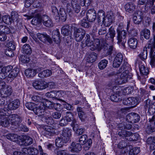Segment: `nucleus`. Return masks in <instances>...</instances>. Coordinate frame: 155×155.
<instances>
[{"label": "nucleus", "instance_id": "nucleus-1", "mask_svg": "<svg viewBox=\"0 0 155 155\" xmlns=\"http://www.w3.org/2000/svg\"><path fill=\"white\" fill-rule=\"evenodd\" d=\"M72 130L69 128H64L60 131L61 137H59V147H61L64 143L68 142L70 140L72 135Z\"/></svg>", "mask_w": 155, "mask_h": 155}, {"label": "nucleus", "instance_id": "nucleus-2", "mask_svg": "<svg viewBox=\"0 0 155 155\" xmlns=\"http://www.w3.org/2000/svg\"><path fill=\"white\" fill-rule=\"evenodd\" d=\"M141 101L140 96L136 97H129L124 99L123 101V104L127 106H131L132 107L136 106Z\"/></svg>", "mask_w": 155, "mask_h": 155}, {"label": "nucleus", "instance_id": "nucleus-3", "mask_svg": "<svg viewBox=\"0 0 155 155\" xmlns=\"http://www.w3.org/2000/svg\"><path fill=\"white\" fill-rule=\"evenodd\" d=\"M33 86L36 89L38 90H42L48 87L49 85H51L53 83L51 82L47 84L45 82L41 80H35L33 83Z\"/></svg>", "mask_w": 155, "mask_h": 155}, {"label": "nucleus", "instance_id": "nucleus-4", "mask_svg": "<svg viewBox=\"0 0 155 155\" xmlns=\"http://www.w3.org/2000/svg\"><path fill=\"white\" fill-rule=\"evenodd\" d=\"M7 110L6 108L0 109V125L5 127L8 126L10 123L8 119L5 116Z\"/></svg>", "mask_w": 155, "mask_h": 155}, {"label": "nucleus", "instance_id": "nucleus-5", "mask_svg": "<svg viewBox=\"0 0 155 155\" xmlns=\"http://www.w3.org/2000/svg\"><path fill=\"white\" fill-rule=\"evenodd\" d=\"M144 107L145 109L148 107V113L149 115V117L150 116L154 115L155 113V102H153L151 101L149 99H148L145 101Z\"/></svg>", "mask_w": 155, "mask_h": 155}, {"label": "nucleus", "instance_id": "nucleus-6", "mask_svg": "<svg viewBox=\"0 0 155 155\" xmlns=\"http://www.w3.org/2000/svg\"><path fill=\"white\" fill-rule=\"evenodd\" d=\"M4 86L0 89V94L3 97H7L12 94V90L10 86L6 85L4 82Z\"/></svg>", "mask_w": 155, "mask_h": 155}, {"label": "nucleus", "instance_id": "nucleus-7", "mask_svg": "<svg viewBox=\"0 0 155 155\" xmlns=\"http://www.w3.org/2000/svg\"><path fill=\"white\" fill-rule=\"evenodd\" d=\"M118 135L120 137H132V138H130L129 140L130 141H135L137 140L139 137V135L138 134L134 135L133 136V134L132 132L126 131L125 130H120L118 133Z\"/></svg>", "mask_w": 155, "mask_h": 155}, {"label": "nucleus", "instance_id": "nucleus-8", "mask_svg": "<svg viewBox=\"0 0 155 155\" xmlns=\"http://www.w3.org/2000/svg\"><path fill=\"white\" fill-rule=\"evenodd\" d=\"M140 118L139 115L134 112L130 113L126 117L127 121L131 123L138 122L140 120Z\"/></svg>", "mask_w": 155, "mask_h": 155}, {"label": "nucleus", "instance_id": "nucleus-9", "mask_svg": "<svg viewBox=\"0 0 155 155\" xmlns=\"http://www.w3.org/2000/svg\"><path fill=\"white\" fill-rule=\"evenodd\" d=\"M127 33L126 31H120L117 32V39L118 40L117 43L119 45H122L124 47L127 39L126 36Z\"/></svg>", "mask_w": 155, "mask_h": 155}, {"label": "nucleus", "instance_id": "nucleus-10", "mask_svg": "<svg viewBox=\"0 0 155 155\" xmlns=\"http://www.w3.org/2000/svg\"><path fill=\"white\" fill-rule=\"evenodd\" d=\"M8 120L10 124L12 125H16L21 122V117L17 114H12L10 115L8 117Z\"/></svg>", "mask_w": 155, "mask_h": 155}, {"label": "nucleus", "instance_id": "nucleus-11", "mask_svg": "<svg viewBox=\"0 0 155 155\" xmlns=\"http://www.w3.org/2000/svg\"><path fill=\"white\" fill-rule=\"evenodd\" d=\"M86 17L87 21L90 22H93L95 20L97 14L94 9H90L87 11Z\"/></svg>", "mask_w": 155, "mask_h": 155}, {"label": "nucleus", "instance_id": "nucleus-12", "mask_svg": "<svg viewBox=\"0 0 155 155\" xmlns=\"http://www.w3.org/2000/svg\"><path fill=\"white\" fill-rule=\"evenodd\" d=\"M85 35V31L82 29L77 30L74 33V35L76 41L77 42L81 41Z\"/></svg>", "mask_w": 155, "mask_h": 155}, {"label": "nucleus", "instance_id": "nucleus-13", "mask_svg": "<svg viewBox=\"0 0 155 155\" xmlns=\"http://www.w3.org/2000/svg\"><path fill=\"white\" fill-rule=\"evenodd\" d=\"M115 34V31L114 28L111 26L108 29V32L107 33L105 36V39L110 41V42H113Z\"/></svg>", "mask_w": 155, "mask_h": 155}, {"label": "nucleus", "instance_id": "nucleus-14", "mask_svg": "<svg viewBox=\"0 0 155 155\" xmlns=\"http://www.w3.org/2000/svg\"><path fill=\"white\" fill-rule=\"evenodd\" d=\"M36 36L38 39L43 42H47L50 43L51 42V39L46 33L41 34L38 33L37 34Z\"/></svg>", "mask_w": 155, "mask_h": 155}, {"label": "nucleus", "instance_id": "nucleus-15", "mask_svg": "<svg viewBox=\"0 0 155 155\" xmlns=\"http://www.w3.org/2000/svg\"><path fill=\"white\" fill-rule=\"evenodd\" d=\"M22 143L21 145H24L25 146L30 145L33 142V139L28 136H23L21 139Z\"/></svg>", "mask_w": 155, "mask_h": 155}, {"label": "nucleus", "instance_id": "nucleus-16", "mask_svg": "<svg viewBox=\"0 0 155 155\" xmlns=\"http://www.w3.org/2000/svg\"><path fill=\"white\" fill-rule=\"evenodd\" d=\"M85 41L84 42L82 41L81 45L82 48H84L87 46L88 47H90V49L92 48V45L93 44V42L90 39V37L89 35L86 34L85 37Z\"/></svg>", "mask_w": 155, "mask_h": 155}, {"label": "nucleus", "instance_id": "nucleus-17", "mask_svg": "<svg viewBox=\"0 0 155 155\" xmlns=\"http://www.w3.org/2000/svg\"><path fill=\"white\" fill-rule=\"evenodd\" d=\"M140 13L141 14L140 12H135L133 15V20L134 23L137 25L140 24L143 19V16L142 15L139 14Z\"/></svg>", "mask_w": 155, "mask_h": 155}, {"label": "nucleus", "instance_id": "nucleus-18", "mask_svg": "<svg viewBox=\"0 0 155 155\" xmlns=\"http://www.w3.org/2000/svg\"><path fill=\"white\" fill-rule=\"evenodd\" d=\"M43 128L44 134L47 137L51 136L55 133V129L51 126L46 125L43 127Z\"/></svg>", "mask_w": 155, "mask_h": 155}, {"label": "nucleus", "instance_id": "nucleus-19", "mask_svg": "<svg viewBox=\"0 0 155 155\" xmlns=\"http://www.w3.org/2000/svg\"><path fill=\"white\" fill-rule=\"evenodd\" d=\"M69 149L71 152L78 153L81 150L82 147L80 143L73 142L69 147Z\"/></svg>", "mask_w": 155, "mask_h": 155}, {"label": "nucleus", "instance_id": "nucleus-20", "mask_svg": "<svg viewBox=\"0 0 155 155\" xmlns=\"http://www.w3.org/2000/svg\"><path fill=\"white\" fill-rule=\"evenodd\" d=\"M22 151L25 153L31 155H37L38 153V150L34 147L24 148Z\"/></svg>", "mask_w": 155, "mask_h": 155}, {"label": "nucleus", "instance_id": "nucleus-21", "mask_svg": "<svg viewBox=\"0 0 155 155\" xmlns=\"http://www.w3.org/2000/svg\"><path fill=\"white\" fill-rule=\"evenodd\" d=\"M20 105V101L16 99L10 102L8 105V108L10 110H15L17 109Z\"/></svg>", "mask_w": 155, "mask_h": 155}, {"label": "nucleus", "instance_id": "nucleus-22", "mask_svg": "<svg viewBox=\"0 0 155 155\" xmlns=\"http://www.w3.org/2000/svg\"><path fill=\"white\" fill-rule=\"evenodd\" d=\"M45 109V104L41 102L39 107H37L36 106V108H35L34 112L38 116H41L43 115Z\"/></svg>", "mask_w": 155, "mask_h": 155}, {"label": "nucleus", "instance_id": "nucleus-23", "mask_svg": "<svg viewBox=\"0 0 155 155\" xmlns=\"http://www.w3.org/2000/svg\"><path fill=\"white\" fill-rule=\"evenodd\" d=\"M114 16L113 12L111 11L108 12L105 17V22L106 23V26H108L113 22Z\"/></svg>", "mask_w": 155, "mask_h": 155}, {"label": "nucleus", "instance_id": "nucleus-24", "mask_svg": "<svg viewBox=\"0 0 155 155\" xmlns=\"http://www.w3.org/2000/svg\"><path fill=\"white\" fill-rule=\"evenodd\" d=\"M40 70L41 69L40 68H38L36 70L28 68L25 71V74L28 77H33L38 72L37 71H40Z\"/></svg>", "mask_w": 155, "mask_h": 155}, {"label": "nucleus", "instance_id": "nucleus-25", "mask_svg": "<svg viewBox=\"0 0 155 155\" xmlns=\"http://www.w3.org/2000/svg\"><path fill=\"white\" fill-rule=\"evenodd\" d=\"M128 43L130 48L135 49L137 47L138 41L136 38H131L128 40Z\"/></svg>", "mask_w": 155, "mask_h": 155}, {"label": "nucleus", "instance_id": "nucleus-26", "mask_svg": "<svg viewBox=\"0 0 155 155\" xmlns=\"http://www.w3.org/2000/svg\"><path fill=\"white\" fill-rule=\"evenodd\" d=\"M97 18L99 22L102 21L103 23L106 26V23H105V13L103 10H101L99 11L97 13Z\"/></svg>", "mask_w": 155, "mask_h": 155}, {"label": "nucleus", "instance_id": "nucleus-27", "mask_svg": "<svg viewBox=\"0 0 155 155\" xmlns=\"http://www.w3.org/2000/svg\"><path fill=\"white\" fill-rule=\"evenodd\" d=\"M71 4L74 11L76 13H78L81 9V7L77 0H72Z\"/></svg>", "mask_w": 155, "mask_h": 155}, {"label": "nucleus", "instance_id": "nucleus-28", "mask_svg": "<svg viewBox=\"0 0 155 155\" xmlns=\"http://www.w3.org/2000/svg\"><path fill=\"white\" fill-rule=\"evenodd\" d=\"M78 117L82 122H84L87 118L84 112L83 111L82 109L80 107H78L77 108Z\"/></svg>", "mask_w": 155, "mask_h": 155}, {"label": "nucleus", "instance_id": "nucleus-29", "mask_svg": "<svg viewBox=\"0 0 155 155\" xmlns=\"http://www.w3.org/2000/svg\"><path fill=\"white\" fill-rule=\"evenodd\" d=\"M19 72V69L15 68L12 69L8 75V77L11 79V81H12L17 76Z\"/></svg>", "mask_w": 155, "mask_h": 155}, {"label": "nucleus", "instance_id": "nucleus-30", "mask_svg": "<svg viewBox=\"0 0 155 155\" xmlns=\"http://www.w3.org/2000/svg\"><path fill=\"white\" fill-rule=\"evenodd\" d=\"M42 21L44 25L47 27L53 26L52 20L47 15H45L43 17Z\"/></svg>", "mask_w": 155, "mask_h": 155}, {"label": "nucleus", "instance_id": "nucleus-31", "mask_svg": "<svg viewBox=\"0 0 155 155\" xmlns=\"http://www.w3.org/2000/svg\"><path fill=\"white\" fill-rule=\"evenodd\" d=\"M128 72V70L124 71H123L121 74L120 78L119 79L120 80L118 81L119 83L121 84L122 83H125L128 80L127 75Z\"/></svg>", "mask_w": 155, "mask_h": 155}, {"label": "nucleus", "instance_id": "nucleus-32", "mask_svg": "<svg viewBox=\"0 0 155 155\" xmlns=\"http://www.w3.org/2000/svg\"><path fill=\"white\" fill-rule=\"evenodd\" d=\"M93 45H92L91 51H94L96 49H97L99 51L101 49V46L100 45V41L99 39L96 38L94 40L93 42Z\"/></svg>", "mask_w": 155, "mask_h": 155}, {"label": "nucleus", "instance_id": "nucleus-33", "mask_svg": "<svg viewBox=\"0 0 155 155\" xmlns=\"http://www.w3.org/2000/svg\"><path fill=\"white\" fill-rule=\"evenodd\" d=\"M124 8L127 12L131 13L134 10L135 5L132 2H129L125 4Z\"/></svg>", "mask_w": 155, "mask_h": 155}, {"label": "nucleus", "instance_id": "nucleus-34", "mask_svg": "<svg viewBox=\"0 0 155 155\" xmlns=\"http://www.w3.org/2000/svg\"><path fill=\"white\" fill-rule=\"evenodd\" d=\"M132 128V125L130 124H127L126 123L123 122L119 124L118 125V129L120 130H130Z\"/></svg>", "mask_w": 155, "mask_h": 155}, {"label": "nucleus", "instance_id": "nucleus-35", "mask_svg": "<svg viewBox=\"0 0 155 155\" xmlns=\"http://www.w3.org/2000/svg\"><path fill=\"white\" fill-rule=\"evenodd\" d=\"M32 51L30 45L28 44H25L22 47V51L24 54L30 55L32 53Z\"/></svg>", "mask_w": 155, "mask_h": 155}, {"label": "nucleus", "instance_id": "nucleus-36", "mask_svg": "<svg viewBox=\"0 0 155 155\" xmlns=\"http://www.w3.org/2000/svg\"><path fill=\"white\" fill-rule=\"evenodd\" d=\"M67 18L66 14L63 8H61L59 13V19L61 22L65 21Z\"/></svg>", "mask_w": 155, "mask_h": 155}, {"label": "nucleus", "instance_id": "nucleus-37", "mask_svg": "<svg viewBox=\"0 0 155 155\" xmlns=\"http://www.w3.org/2000/svg\"><path fill=\"white\" fill-rule=\"evenodd\" d=\"M12 19L8 15H5L2 18H1L0 19V24H2L3 22L8 25L10 24L12 22Z\"/></svg>", "mask_w": 155, "mask_h": 155}, {"label": "nucleus", "instance_id": "nucleus-38", "mask_svg": "<svg viewBox=\"0 0 155 155\" xmlns=\"http://www.w3.org/2000/svg\"><path fill=\"white\" fill-rule=\"evenodd\" d=\"M52 74L51 71L48 69L44 70L38 74V76L41 78H46L50 76Z\"/></svg>", "mask_w": 155, "mask_h": 155}, {"label": "nucleus", "instance_id": "nucleus-39", "mask_svg": "<svg viewBox=\"0 0 155 155\" xmlns=\"http://www.w3.org/2000/svg\"><path fill=\"white\" fill-rule=\"evenodd\" d=\"M42 19L41 16L39 15H37L31 21V24L35 25H39L41 22Z\"/></svg>", "mask_w": 155, "mask_h": 155}, {"label": "nucleus", "instance_id": "nucleus-40", "mask_svg": "<svg viewBox=\"0 0 155 155\" xmlns=\"http://www.w3.org/2000/svg\"><path fill=\"white\" fill-rule=\"evenodd\" d=\"M97 57V54L94 52H93L88 56L87 59V61L90 63H93L95 61Z\"/></svg>", "mask_w": 155, "mask_h": 155}, {"label": "nucleus", "instance_id": "nucleus-41", "mask_svg": "<svg viewBox=\"0 0 155 155\" xmlns=\"http://www.w3.org/2000/svg\"><path fill=\"white\" fill-rule=\"evenodd\" d=\"M61 33L64 36H67L70 34L71 31L69 30V26L68 25H66L62 28Z\"/></svg>", "mask_w": 155, "mask_h": 155}, {"label": "nucleus", "instance_id": "nucleus-42", "mask_svg": "<svg viewBox=\"0 0 155 155\" xmlns=\"http://www.w3.org/2000/svg\"><path fill=\"white\" fill-rule=\"evenodd\" d=\"M140 73L143 75H147L149 73V70L144 65H140L139 66Z\"/></svg>", "mask_w": 155, "mask_h": 155}, {"label": "nucleus", "instance_id": "nucleus-43", "mask_svg": "<svg viewBox=\"0 0 155 155\" xmlns=\"http://www.w3.org/2000/svg\"><path fill=\"white\" fill-rule=\"evenodd\" d=\"M6 137L7 139L15 142L17 140L18 135L16 134L10 133L7 134Z\"/></svg>", "mask_w": 155, "mask_h": 155}, {"label": "nucleus", "instance_id": "nucleus-44", "mask_svg": "<svg viewBox=\"0 0 155 155\" xmlns=\"http://www.w3.org/2000/svg\"><path fill=\"white\" fill-rule=\"evenodd\" d=\"M140 58L142 60H146L147 56V48L146 47L143 48V51L139 55Z\"/></svg>", "mask_w": 155, "mask_h": 155}, {"label": "nucleus", "instance_id": "nucleus-45", "mask_svg": "<svg viewBox=\"0 0 155 155\" xmlns=\"http://www.w3.org/2000/svg\"><path fill=\"white\" fill-rule=\"evenodd\" d=\"M10 32V29L8 27L6 26L0 25V33L7 34Z\"/></svg>", "mask_w": 155, "mask_h": 155}, {"label": "nucleus", "instance_id": "nucleus-46", "mask_svg": "<svg viewBox=\"0 0 155 155\" xmlns=\"http://www.w3.org/2000/svg\"><path fill=\"white\" fill-rule=\"evenodd\" d=\"M25 105L28 109L32 110L34 112L37 106L36 104L31 102L27 103H26Z\"/></svg>", "mask_w": 155, "mask_h": 155}, {"label": "nucleus", "instance_id": "nucleus-47", "mask_svg": "<svg viewBox=\"0 0 155 155\" xmlns=\"http://www.w3.org/2000/svg\"><path fill=\"white\" fill-rule=\"evenodd\" d=\"M108 61L106 60H101L98 64V67L101 70H103L107 66Z\"/></svg>", "mask_w": 155, "mask_h": 155}, {"label": "nucleus", "instance_id": "nucleus-48", "mask_svg": "<svg viewBox=\"0 0 155 155\" xmlns=\"http://www.w3.org/2000/svg\"><path fill=\"white\" fill-rule=\"evenodd\" d=\"M139 147H136L131 149L129 152V155H135L138 154L140 152Z\"/></svg>", "mask_w": 155, "mask_h": 155}, {"label": "nucleus", "instance_id": "nucleus-49", "mask_svg": "<svg viewBox=\"0 0 155 155\" xmlns=\"http://www.w3.org/2000/svg\"><path fill=\"white\" fill-rule=\"evenodd\" d=\"M44 118L45 120V121L48 124L52 125L54 124V120L51 116H45Z\"/></svg>", "mask_w": 155, "mask_h": 155}, {"label": "nucleus", "instance_id": "nucleus-50", "mask_svg": "<svg viewBox=\"0 0 155 155\" xmlns=\"http://www.w3.org/2000/svg\"><path fill=\"white\" fill-rule=\"evenodd\" d=\"M11 18L12 19V21H17L18 18V13L15 11H12L11 13Z\"/></svg>", "mask_w": 155, "mask_h": 155}, {"label": "nucleus", "instance_id": "nucleus-51", "mask_svg": "<svg viewBox=\"0 0 155 155\" xmlns=\"http://www.w3.org/2000/svg\"><path fill=\"white\" fill-rule=\"evenodd\" d=\"M142 32L146 39H148L150 37V31L149 30L145 29L143 30Z\"/></svg>", "mask_w": 155, "mask_h": 155}, {"label": "nucleus", "instance_id": "nucleus-52", "mask_svg": "<svg viewBox=\"0 0 155 155\" xmlns=\"http://www.w3.org/2000/svg\"><path fill=\"white\" fill-rule=\"evenodd\" d=\"M155 131V127L153 124H152V125L150 124L149 125L146 131L147 134H150L151 133H153Z\"/></svg>", "mask_w": 155, "mask_h": 155}, {"label": "nucleus", "instance_id": "nucleus-53", "mask_svg": "<svg viewBox=\"0 0 155 155\" xmlns=\"http://www.w3.org/2000/svg\"><path fill=\"white\" fill-rule=\"evenodd\" d=\"M81 26L84 28H88L90 26L89 23L85 19L83 18L80 22Z\"/></svg>", "mask_w": 155, "mask_h": 155}, {"label": "nucleus", "instance_id": "nucleus-54", "mask_svg": "<svg viewBox=\"0 0 155 155\" xmlns=\"http://www.w3.org/2000/svg\"><path fill=\"white\" fill-rule=\"evenodd\" d=\"M111 101L116 102H117L120 98L119 95L117 93L111 95L110 97Z\"/></svg>", "mask_w": 155, "mask_h": 155}, {"label": "nucleus", "instance_id": "nucleus-55", "mask_svg": "<svg viewBox=\"0 0 155 155\" xmlns=\"http://www.w3.org/2000/svg\"><path fill=\"white\" fill-rule=\"evenodd\" d=\"M31 97V100L35 102L36 103L39 102H40L41 101V99L42 98L41 97L37 95H31L30 97Z\"/></svg>", "mask_w": 155, "mask_h": 155}, {"label": "nucleus", "instance_id": "nucleus-56", "mask_svg": "<svg viewBox=\"0 0 155 155\" xmlns=\"http://www.w3.org/2000/svg\"><path fill=\"white\" fill-rule=\"evenodd\" d=\"M6 46L11 51L15 50V43L12 41H9L6 44Z\"/></svg>", "mask_w": 155, "mask_h": 155}, {"label": "nucleus", "instance_id": "nucleus-57", "mask_svg": "<svg viewBox=\"0 0 155 155\" xmlns=\"http://www.w3.org/2000/svg\"><path fill=\"white\" fill-rule=\"evenodd\" d=\"M13 67L12 66H7L6 67H3L2 69V70L3 71V72L6 73L7 74H8V73L9 71H11L12 70Z\"/></svg>", "mask_w": 155, "mask_h": 155}, {"label": "nucleus", "instance_id": "nucleus-58", "mask_svg": "<svg viewBox=\"0 0 155 155\" xmlns=\"http://www.w3.org/2000/svg\"><path fill=\"white\" fill-rule=\"evenodd\" d=\"M65 118L67 122H70L72 120H74L73 115L70 112H68L66 115Z\"/></svg>", "mask_w": 155, "mask_h": 155}, {"label": "nucleus", "instance_id": "nucleus-59", "mask_svg": "<svg viewBox=\"0 0 155 155\" xmlns=\"http://www.w3.org/2000/svg\"><path fill=\"white\" fill-rule=\"evenodd\" d=\"M87 138V136L85 135H83L81 136L79 140V142L80 143V144H81V145H84L86 141Z\"/></svg>", "mask_w": 155, "mask_h": 155}, {"label": "nucleus", "instance_id": "nucleus-60", "mask_svg": "<svg viewBox=\"0 0 155 155\" xmlns=\"http://www.w3.org/2000/svg\"><path fill=\"white\" fill-rule=\"evenodd\" d=\"M71 126L72 127L74 131L76 130V129L79 128V125L77 124L76 121L75 119L72 120Z\"/></svg>", "mask_w": 155, "mask_h": 155}, {"label": "nucleus", "instance_id": "nucleus-61", "mask_svg": "<svg viewBox=\"0 0 155 155\" xmlns=\"http://www.w3.org/2000/svg\"><path fill=\"white\" fill-rule=\"evenodd\" d=\"M52 38L54 41H56L58 38V30L53 31L52 33Z\"/></svg>", "mask_w": 155, "mask_h": 155}, {"label": "nucleus", "instance_id": "nucleus-62", "mask_svg": "<svg viewBox=\"0 0 155 155\" xmlns=\"http://www.w3.org/2000/svg\"><path fill=\"white\" fill-rule=\"evenodd\" d=\"M18 128L19 130L24 132H27L29 130L28 128L26 126L23 124H19Z\"/></svg>", "mask_w": 155, "mask_h": 155}, {"label": "nucleus", "instance_id": "nucleus-63", "mask_svg": "<svg viewBox=\"0 0 155 155\" xmlns=\"http://www.w3.org/2000/svg\"><path fill=\"white\" fill-rule=\"evenodd\" d=\"M129 35L130 36H135L137 35V32L136 30L134 29H132L128 31Z\"/></svg>", "mask_w": 155, "mask_h": 155}, {"label": "nucleus", "instance_id": "nucleus-64", "mask_svg": "<svg viewBox=\"0 0 155 155\" xmlns=\"http://www.w3.org/2000/svg\"><path fill=\"white\" fill-rule=\"evenodd\" d=\"M107 28L105 27L101 28L98 30V34L100 35H102L107 32Z\"/></svg>", "mask_w": 155, "mask_h": 155}]
</instances>
